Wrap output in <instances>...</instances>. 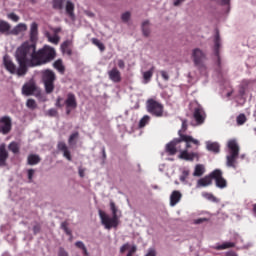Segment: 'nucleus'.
I'll return each instance as SVG.
<instances>
[{
    "label": "nucleus",
    "mask_w": 256,
    "mask_h": 256,
    "mask_svg": "<svg viewBox=\"0 0 256 256\" xmlns=\"http://www.w3.org/2000/svg\"><path fill=\"white\" fill-rule=\"evenodd\" d=\"M39 35V25L37 22H33L30 27V42L28 43H37Z\"/></svg>",
    "instance_id": "nucleus-16"
},
{
    "label": "nucleus",
    "mask_w": 256,
    "mask_h": 256,
    "mask_svg": "<svg viewBox=\"0 0 256 256\" xmlns=\"http://www.w3.org/2000/svg\"><path fill=\"white\" fill-rule=\"evenodd\" d=\"M192 59L194 61L195 67H197L200 71L206 69L205 64L203 61L206 59V55L203 53V50L196 48L192 51Z\"/></svg>",
    "instance_id": "nucleus-7"
},
{
    "label": "nucleus",
    "mask_w": 256,
    "mask_h": 256,
    "mask_svg": "<svg viewBox=\"0 0 256 256\" xmlns=\"http://www.w3.org/2000/svg\"><path fill=\"white\" fill-rule=\"evenodd\" d=\"M24 49H22V68L25 69V63H28L30 68L41 67V65H47L51 63L57 57L55 48L45 45L43 48L37 50V43L24 42L22 43Z\"/></svg>",
    "instance_id": "nucleus-1"
},
{
    "label": "nucleus",
    "mask_w": 256,
    "mask_h": 256,
    "mask_svg": "<svg viewBox=\"0 0 256 256\" xmlns=\"http://www.w3.org/2000/svg\"><path fill=\"white\" fill-rule=\"evenodd\" d=\"M207 151H211L212 153H219L221 146L217 142H206Z\"/></svg>",
    "instance_id": "nucleus-24"
},
{
    "label": "nucleus",
    "mask_w": 256,
    "mask_h": 256,
    "mask_svg": "<svg viewBox=\"0 0 256 256\" xmlns=\"http://www.w3.org/2000/svg\"><path fill=\"white\" fill-rule=\"evenodd\" d=\"M72 41L71 40H66L61 44V49L62 52L66 53V55H73V50H71V45H72Z\"/></svg>",
    "instance_id": "nucleus-25"
},
{
    "label": "nucleus",
    "mask_w": 256,
    "mask_h": 256,
    "mask_svg": "<svg viewBox=\"0 0 256 256\" xmlns=\"http://www.w3.org/2000/svg\"><path fill=\"white\" fill-rule=\"evenodd\" d=\"M8 19H11V21L17 23V21H19V16H17L15 13H10L8 14Z\"/></svg>",
    "instance_id": "nucleus-46"
},
{
    "label": "nucleus",
    "mask_w": 256,
    "mask_h": 256,
    "mask_svg": "<svg viewBox=\"0 0 256 256\" xmlns=\"http://www.w3.org/2000/svg\"><path fill=\"white\" fill-rule=\"evenodd\" d=\"M12 127H13V123H12L11 117L3 116L0 118V129L3 135H8V133H11Z\"/></svg>",
    "instance_id": "nucleus-11"
},
{
    "label": "nucleus",
    "mask_w": 256,
    "mask_h": 256,
    "mask_svg": "<svg viewBox=\"0 0 256 256\" xmlns=\"http://www.w3.org/2000/svg\"><path fill=\"white\" fill-rule=\"evenodd\" d=\"M75 5L71 1L66 2V13L71 19H75Z\"/></svg>",
    "instance_id": "nucleus-28"
},
{
    "label": "nucleus",
    "mask_w": 256,
    "mask_h": 256,
    "mask_svg": "<svg viewBox=\"0 0 256 256\" xmlns=\"http://www.w3.org/2000/svg\"><path fill=\"white\" fill-rule=\"evenodd\" d=\"M38 91L39 87H37V84L33 80L26 82L22 87V93L23 95H26V97L35 95V93H37Z\"/></svg>",
    "instance_id": "nucleus-10"
},
{
    "label": "nucleus",
    "mask_w": 256,
    "mask_h": 256,
    "mask_svg": "<svg viewBox=\"0 0 256 256\" xmlns=\"http://www.w3.org/2000/svg\"><path fill=\"white\" fill-rule=\"evenodd\" d=\"M60 39L61 38L57 34H54V36L48 37V41H50V43H53L54 45H59Z\"/></svg>",
    "instance_id": "nucleus-40"
},
{
    "label": "nucleus",
    "mask_w": 256,
    "mask_h": 256,
    "mask_svg": "<svg viewBox=\"0 0 256 256\" xmlns=\"http://www.w3.org/2000/svg\"><path fill=\"white\" fill-rule=\"evenodd\" d=\"M93 45H96L100 51H105V45L99 41L97 38H92Z\"/></svg>",
    "instance_id": "nucleus-37"
},
{
    "label": "nucleus",
    "mask_w": 256,
    "mask_h": 256,
    "mask_svg": "<svg viewBox=\"0 0 256 256\" xmlns=\"http://www.w3.org/2000/svg\"><path fill=\"white\" fill-rule=\"evenodd\" d=\"M211 177L214 179L215 185L218 189L227 188V180L223 177V171L215 169L211 172Z\"/></svg>",
    "instance_id": "nucleus-8"
},
{
    "label": "nucleus",
    "mask_w": 256,
    "mask_h": 256,
    "mask_svg": "<svg viewBox=\"0 0 256 256\" xmlns=\"http://www.w3.org/2000/svg\"><path fill=\"white\" fill-rule=\"evenodd\" d=\"M238 155L228 154L226 156V165L227 167H231L232 169H237V159Z\"/></svg>",
    "instance_id": "nucleus-19"
},
{
    "label": "nucleus",
    "mask_w": 256,
    "mask_h": 256,
    "mask_svg": "<svg viewBox=\"0 0 256 256\" xmlns=\"http://www.w3.org/2000/svg\"><path fill=\"white\" fill-rule=\"evenodd\" d=\"M188 176H189V172L184 171L183 172V176L180 177V181H185Z\"/></svg>",
    "instance_id": "nucleus-56"
},
{
    "label": "nucleus",
    "mask_w": 256,
    "mask_h": 256,
    "mask_svg": "<svg viewBox=\"0 0 256 256\" xmlns=\"http://www.w3.org/2000/svg\"><path fill=\"white\" fill-rule=\"evenodd\" d=\"M82 253L84 256H89V252L87 251V247L82 248Z\"/></svg>",
    "instance_id": "nucleus-60"
},
{
    "label": "nucleus",
    "mask_w": 256,
    "mask_h": 256,
    "mask_svg": "<svg viewBox=\"0 0 256 256\" xmlns=\"http://www.w3.org/2000/svg\"><path fill=\"white\" fill-rule=\"evenodd\" d=\"M33 233H34V235H37V233H41V225L40 224L34 225Z\"/></svg>",
    "instance_id": "nucleus-49"
},
{
    "label": "nucleus",
    "mask_w": 256,
    "mask_h": 256,
    "mask_svg": "<svg viewBox=\"0 0 256 256\" xmlns=\"http://www.w3.org/2000/svg\"><path fill=\"white\" fill-rule=\"evenodd\" d=\"M137 252V246H132L126 256H133Z\"/></svg>",
    "instance_id": "nucleus-52"
},
{
    "label": "nucleus",
    "mask_w": 256,
    "mask_h": 256,
    "mask_svg": "<svg viewBox=\"0 0 256 256\" xmlns=\"http://www.w3.org/2000/svg\"><path fill=\"white\" fill-rule=\"evenodd\" d=\"M47 115H48L49 117H57L58 112H57L56 109L51 108V109L48 110Z\"/></svg>",
    "instance_id": "nucleus-44"
},
{
    "label": "nucleus",
    "mask_w": 256,
    "mask_h": 256,
    "mask_svg": "<svg viewBox=\"0 0 256 256\" xmlns=\"http://www.w3.org/2000/svg\"><path fill=\"white\" fill-rule=\"evenodd\" d=\"M205 173V166H203L202 164H197L195 166V170H194V177H201L203 174Z\"/></svg>",
    "instance_id": "nucleus-32"
},
{
    "label": "nucleus",
    "mask_w": 256,
    "mask_h": 256,
    "mask_svg": "<svg viewBox=\"0 0 256 256\" xmlns=\"http://www.w3.org/2000/svg\"><path fill=\"white\" fill-rule=\"evenodd\" d=\"M203 197H205V199H208V201H213V202L217 201V198L211 193L205 192L203 193Z\"/></svg>",
    "instance_id": "nucleus-41"
},
{
    "label": "nucleus",
    "mask_w": 256,
    "mask_h": 256,
    "mask_svg": "<svg viewBox=\"0 0 256 256\" xmlns=\"http://www.w3.org/2000/svg\"><path fill=\"white\" fill-rule=\"evenodd\" d=\"M65 3V0H53V9H58L61 11L63 9V4Z\"/></svg>",
    "instance_id": "nucleus-36"
},
{
    "label": "nucleus",
    "mask_w": 256,
    "mask_h": 256,
    "mask_svg": "<svg viewBox=\"0 0 256 256\" xmlns=\"http://www.w3.org/2000/svg\"><path fill=\"white\" fill-rule=\"evenodd\" d=\"M23 49H24L23 44H21L16 49V52H15V59L19 65L18 68L15 62H13V60L9 55H4L3 57V65L6 71H8V73H10L11 75H18V77H25V75H27V71H29V68H31L29 66V63L27 62H25V68H23V64L21 63V58L23 57Z\"/></svg>",
    "instance_id": "nucleus-3"
},
{
    "label": "nucleus",
    "mask_w": 256,
    "mask_h": 256,
    "mask_svg": "<svg viewBox=\"0 0 256 256\" xmlns=\"http://www.w3.org/2000/svg\"><path fill=\"white\" fill-rule=\"evenodd\" d=\"M108 76L110 81L113 83H121V72L117 67L112 68L110 71H108Z\"/></svg>",
    "instance_id": "nucleus-17"
},
{
    "label": "nucleus",
    "mask_w": 256,
    "mask_h": 256,
    "mask_svg": "<svg viewBox=\"0 0 256 256\" xmlns=\"http://www.w3.org/2000/svg\"><path fill=\"white\" fill-rule=\"evenodd\" d=\"M57 147L58 150L63 153V157H65L68 161H71V152L69 151V148H67V144H65V142H59Z\"/></svg>",
    "instance_id": "nucleus-21"
},
{
    "label": "nucleus",
    "mask_w": 256,
    "mask_h": 256,
    "mask_svg": "<svg viewBox=\"0 0 256 256\" xmlns=\"http://www.w3.org/2000/svg\"><path fill=\"white\" fill-rule=\"evenodd\" d=\"M220 49H221V36L219 35V32H217L214 38V55H216L218 59L219 66H221V56L219 55Z\"/></svg>",
    "instance_id": "nucleus-13"
},
{
    "label": "nucleus",
    "mask_w": 256,
    "mask_h": 256,
    "mask_svg": "<svg viewBox=\"0 0 256 256\" xmlns=\"http://www.w3.org/2000/svg\"><path fill=\"white\" fill-rule=\"evenodd\" d=\"M191 145H196L199 147V140L193 138L192 136H179V138H174L171 142L166 145V153L168 155H177L180 151L179 158L184 161H199V154L197 152H189Z\"/></svg>",
    "instance_id": "nucleus-2"
},
{
    "label": "nucleus",
    "mask_w": 256,
    "mask_h": 256,
    "mask_svg": "<svg viewBox=\"0 0 256 256\" xmlns=\"http://www.w3.org/2000/svg\"><path fill=\"white\" fill-rule=\"evenodd\" d=\"M54 33L57 35V33H61V28H54Z\"/></svg>",
    "instance_id": "nucleus-64"
},
{
    "label": "nucleus",
    "mask_w": 256,
    "mask_h": 256,
    "mask_svg": "<svg viewBox=\"0 0 256 256\" xmlns=\"http://www.w3.org/2000/svg\"><path fill=\"white\" fill-rule=\"evenodd\" d=\"M75 245H76V247L78 248V249H84V247H86L85 246V244L83 243V242H81V241H77L76 243H75Z\"/></svg>",
    "instance_id": "nucleus-53"
},
{
    "label": "nucleus",
    "mask_w": 256,
    "mask_h": 256,
    "mask_svg": "<svg viewBox=\"0 0 256 256\" xmlns=\"http://www.w3.org/2000/svg\"><path fill=\"white\" fill-rule=\"evenodd\" d=\"M181 197H183L181 192L178 191V190H174L170 195V205H171V207H175V205H177V203H179V201H181Z\"/></svg>",
    "instance_id": "nucleus-20"
},
{
    "label": "nucleus",
    "mask_w": 256,
    "mask_h": 256,
    "mask_svg": "<svg viewBox=\"0 0 256 256\" xmlns=\"http://www.w3.org/2000/svg\"><path fill=\"white\" fill-rule=\"evenodd\" d=\"M184 1H185V0H176V1L174 2V6H175V7H179V5H181V3H184Z\"/></svg>",
    "instance_id": "nucleus-58"
},
{
    "label": "nucleus",
    "mask_w": 256,
    "mask_h": 256,
    "mask_svg": "<svg viewBox=\"0 0 256 256\" xmlns=\"http://www.w3.org/2000/svg\"><path fill=\"white\" fill-rule=\"evenodd\" d=\"M69 227H68V224H67V222H62V224H61V229H63V231H65L66 229H68Z\"/></svg>",
    "instance_id": "nucleus-57"
},
{
    "label": "nucleus",
    "mask_w": 256,
    "mask_h": 256,
    "mask_svg": "<svg viewBox=\"0 0 256 256\" xmlns=\"http://www.w3.org/2000/svg\"><path fill=\"white\" fill-rule=\"evenodd\" d=\"M145 256H157V251L154 248H150Z\"/></svg>",
    "instance_id": "nucleus-51"
},
{
    "label": "nucleus",
    "mask_w": 256,
    "mask_h": 256,
    "mask_svg": "<svg viewBox=\"0 0 256 256\" xmlns=\"http://www.w3.org/2000/svg\"><path fill=\"white\" fill-rule=\"evenodd\" d=\"M149 121H151V116L149 115H144L140 121H139V124H138V127L140 129H143V127H145L146 125H148Z\"/></svg>",
    "instance_id": "nucleus-33"
},
{
    "label": "nucleus",
    "mask_w": 256,
    "mask_h": 256,
    "mask_svg": "<svg viewBox=\"0 0 256 256\" xmlns=\"http://www.w3.org/2000/svg\"><path fill=\"white\" fill-rule=\"evenodd\" d=\"M131 249V245L129 243H126L121 246L120 253H125V251H129Z\"/></svg>",
    "instance_id": "nucleus-47"
},
{
    "label": "nucleus",
    "mask_w": 256,
    "mask_h": 256,
    "mask_svg": "<svg viewBox=\"0 0 256 256\" xmlns=\"http://www.w3.org/2000/svg\"><path fill=\"white\" fill-rule=\"evenodd\" d=\"M33 175H35V170L34 169H29L28 170V179H29L30 183H31V181H33Z\"/></svg>",
    "instance_id": "nucleus-50"
},
{
    "label": "nucleus",
    "mask_w": 256,
    "mask_h": 256,
    "mask_svg": "<svg viewBox=\"0 0 256 256\" xmlns=\"http://www.w3.org/2000/svg\"><path fill=\"white\" fill-rule=\"evenodd\" d=\"M217 1L221 2V5H229L230 0H217Z\"/></svg>",
    "instance_id": "nucleus-61"
},
{
    "label": "nucleus",
    "mask_w": 256,
    "mask_h": 256,
    "mask_svg": "<svg viewBox=\"0 0 256 256\" xmlns=\"http://www.w3.org/2000/svg\"><path fill=\"white\" fill-rule=\"evenodd\" d=\"M146 109L153 117L161 118L165 115V106L153 98L147 100Z\"/></svg>",
    "instance_id": "nucleus-6"
},
{
    "label": "nucleus",
    "mask_w": 256,
    "mask_h": 256,
    "mask_svg": "<svg viewBox=\"0 0 256 256\" xmlns=\"http://www.w3.org/2000/svg\"><path fill=\"white\" fill-rule=\"evenodd\" d=\"M187 127H188L187 120L186 119H182V126H181V129L178 131L179 137L186 136L183 133H185V131H187Z\"/></svg>",
    "instance_id": "nucleus-35"
},
{
    "label": "nucleus",
    "mask_w": 256,
    "mask_h": 256,
    "mask_svg": "<svg viewBox=\"0 0 256 256\" xmlns=\"http://www.w3.org/2000/svg\"><path fill=\"white\" fill-rule=\"evenodd\" d=\"M236 121L237 125H245V123L247 122V117L245 116V114H240L237 116Z\"/></svg>",
    "instance_id": "nucleus-38"
},
{
    "label": "nucleus",
    "mask_w": 256,
    "mask_h": 256,
    "mask_svg": "<svg viewBox=\"0 0 256 256\" xmlns=\"http://www.w3.org/2000/svg\"><path fill=\"white\" fill-rule=\"evenodd\" d=\"M9 151H11L14 155L19 154V151H21V146L17 142H11L8 145Z\"/></svg>",
    "instance_id": "nucleus-31"
},
{
    "label": "nucleus",
    "mask_w": 256,
    "mask_h": 256,
    "mask_svg": "<svg viewBox=\"0 0 256 256\" xmlns=\"http://www.w3.org/2000/svg\"><path fill=\"white\" fill-rule=\"evenodd\" d=\"M41 79L44 85V90L47 95H51L55 91V81H57V74L51 69L41 71Z\"/></svg>",
    "instance_id": "nucleus-5"
},
{
    "label": "nucleus",
    "mask_w": 256,
    "mask_h": 256,
    "mask_svg": "<svg viewBox=\"0 0 256 256\" xmlns=\"http://www.w3.org/2000/svg\"><path fill=\"white\" fill-rule=\"evenodd\" d=\"M228 147V155H238L239 156V144L237 143V140L231 139L228 141L227 144Z\"/></svg>",
    "instance_id": "nucleus-15"
},
{
    "label": "nucleus",
    "mask_w": 256,
    "mask_h": 256,
    "mask_svg": "<svg viewBox=\"0 0 256 256\" xmlns=\"http://www.w3.org/2000/svg\"><path fill=\"white\" fill-rule=\"evenodd\" d=\"M209 185H213L211 173L203 178H200L197 182V187H209Z\"/></svg>",
    "instance_id": "nucleus-18"
},
{
    "label": "nucleus",
    "mask_w": 256,
    "mask_h": 256,
    "mask_svg": "<svg viewBox=\"0 0 256 256\" xmlns=\"http://www.w3.org/2000/svg\"><path fill=\"white\" fill-rule=\"evenodd\" d=\"M64 233H66V235H69L70 237H71V235H72V232H71V230H69V228H66V229L64 230Z\"/></svg>",
    "instance_id": "nucleus-63"
},
{
    "label": "nucleus",
    "mask_w": 256,
    "mask_h": 256,
    "mask_svg": "<svg viewBox=\"0 0 256 256\" xmlns=\"http://www.w3.org/2000/svg\"><path fill=\"white\" fill-rule=\"evenodd\" d=\"M153 73H155V66H152L148 71L142 72V77L145 85L151 81L153 78Z\"/></svg>",
    "instance_id": "nucleus-23"
},
{
    "label": "nucleus",
    "mask_w": 256,
    "mask_h": 256,
    "mask_svg": "<svg viewBox=\"0 0 256 256\" xmlns=\"http://www.w3.org/2000/svg\"><path fill=\"white\" fill-rule=\"evenodd\" d=\"M53 67H54V69H57L58 73H61V75H63L65 73V66L63 65V60H61V59L56 60L53 63Z\"/></svg>",
    "instance_id": "nucleus-30"
},
{
    "label": "nucleus",
    "mask_w": 256,
    "mask_h": 256,
    "mask_svg": "<svg viewBox=\"0 0 256 256\" xmlns=\"http://www.w3.org/2000/svg\"><path fill=\"white\" fill-rule=\"evenodd\" d=\"M27 30V24L25 23H20L16 25L11 31V35H19V33H23V31Z\"/></svg>",
    "instance_id": "nucleus-26"
},
{
    "label": "nucleus",
    "mask_w": 256,
    "mask_h": 256,
    "mask_svg": "<svg viewBox=\"0 0 256 256\" xmlns=\"http://www.w3.org/2000/svg\"><path fill=\"white\" fill-rule=\"evenodd\" d=\"M26 107L28 109H37V102L34 99H28L26 102Z\"/></svg>",
    "instance_id": "nucleus-39"
},
{
    "label": "nucleus",
    "mask_w": 256,
    "mask_h": 256,
    "mask_svg": "<svg viewBox=\"0 0 256 256\" xmlns=\"http://www.w3.org/2000/svg\"><path fill=\"white\" fill-rule=\"evenodd\" d=\"M142 33L145 37H149L151 30L149 29V20L142 23Z\"/></svg>",
    "instance_id": "nucleus-34"
},
{
    "label": "nucleus",
    "mask_w": 256,
    "mask_h": 256,
    "mask_svg": "<svg viewBox=\"0 0 256 256\" xmlns=\"http://www.w3.org/2000/svg\"><path fill=\"white\" fill-rule=\"evenodd\" d=\"M27 163L29 165H39L41 163V157L37 154H30L27 158Z\"/></svg>",
    "instance_id": "nucleus-27"
},
{
    "label": "nucleus",
    "mask_w": 256,
    "mask_h": 256,
    "mask_svg": "<svg viewBox=\"0 0 256 256\" xmlns=\"http://www.w3.org/2000/svg\"><path fill=\"white\" fill-rule=\"evenodd\" d=\"M121 19L124 23H127L129 19H131V13L130 12H125L122 14Z\"/></svg>",
    "instance_id": "nucleus-43"
},
{
    "label": "nucleus",
    "mask_w": 256,
    "mask_h": 256,
    "mask_svg": "<svg viewBox=\"0 0 256 256\" xmlns=\"http://www.w3.org/2000/svg\"><path fill=\"white\" fill-rule=\"evenodd\" d=\"M203 221H207V219L200 218V219L195 220V223H196V225H200V223H203Z\"/></svg>",
    "instance_id": "nucleus-59"
},
{
    "label": "nucleus",
    "mask_w": 256,
    "mask_h": 256,
    "mask_svg": "<svg viewBox=\"0 0 256 256\" xmlns=\"http://www.w3.org/2000/svg\"><path fill=\"white\" fill-rule=\"evenodd\" d=\"M193 117L196 121L197 125H203L205 123V119H207V114L201 105H198L194 108Z\"/></svg>",
    "instance_id": "nucleus-9"
},
{
    "label": "nucleus",
    "mask_w": 256,
    "mask_h": 256,
    "mask_svg": "<svg viewBox=\"0 0 256 256\" xmlns=\"http://www.w3.org/2000/svg\"><path fill=\"white\" fill-rule=\"evenodd\" d=\"M58 256H69V252L65 248L60 247L58 250Z\"/></svg>",
    "instance_id": "nucleus-45"
},
{
    "label": "nucleus",
    "mask_w": 256,
    "mask_h": 256,
    "mask_svg": "<svg viewBox=\"0 0 256 256\" xmlns=\"http://www.w3.org/2000/svg\"><path fill=\"white\" fill-rule=\"evenodd\" d=\"M7 159H9V152L5 144L0 145V167H7Z\"/></svg>",
    "instance_id": "nucleus-14"
},
{
    "label": "nucleus",
    "mask_w": 256,
    "mask_h": 256,
    "mask_svg": "<svg viewBox=\"0 0 256 256\" xmlns=\"http://www.w3.org/2000/svg\"><path fill=\"white\" fill-rule=\"evenodd\" d=\"M160 75L162 79H164L165 81H169V73H167V71L165 70L160 71Z\"/></svg>",
    "instance_id": "nucleus-48"
},
{
    "label": "nucleus",
    "mask_w": 256,
    "mask_h": 256,
    "mask_svg": "<svg viewBox=\"0 0 256 256\" xmlns=\"http://www.w3.org/2000/svg\"><path fill=\"white\" fill-rule=\"evenodd\" d=\"M0 33L2 35H11V24L5 20H0Z\"/></svg>",
    "instance_id": "nucleus-22"
},
{
    "label": "nucleus",
    "mask_w": 256,
    "mask_h": 256,
    "mask_svg": "<svg viewBox=\"0 0 256 256\" xmlns=\"http://www.w3.org/2000/svg\"><path fill=\"white\" fill-rule=\"evenodd\" d=\"M64 104L66 106V109H77V96L69 92L66 96Z\"/></svg>",
    "instance_id": "nucleus-12"
},
{
    "label": "nucleus",
    "mask_w": 256,
    "mask_h": 256,
    "mask_svg": "<svg viewBox=\"0 0 256 256\" xmlns=\"http://www.w3.org/2000/svg\"><path fill=\"white\" fill-rule=\"evenodd\" d=\"M78 137H79V132L72 133L68 139V143L71 145V143H73V141H75V139H77Z\"/></svg>",
    "instance_id": "nucleus-42"
},
{
    "label": "nucleus",
    "mask_w": 256,
    "mask_h": 256,
    "mask_svg": "<svg viewBox=\"0 0 256 256\" xmlns=\"http://www.w3.org/2000/svg\"><path fill=\"white\" fill-rule=\"evenodd\" d=\"M110 210L112 212V217H109L103 210L98 211L101 223L104 225L105 229H113V227L117 228L119 225V216H117V211H119V209L113 201H110Z\"/></svg>",
    "instance_id": "nucleus-4"
},
{
    "label": "nucleus",
    "mask_w": 256,
    "mask_h": 256,
    "mask_svg": "<svg viewBox=\"0 0 256 256\" xmlns=\"http://www.w3.org/2000/svg\"><path fill=\"white\" fill-rule=\"evenodd\" d=\"M79 176L80 177H85V170L79 169Z\"/></svg>",
    "instance_id": "nucleus-62"
},
{
    "label": "nucleus",
    "mask_w": 256,
    "mask_h": 256,
    "mask_svg": "<svg viewBox=\"0 0 256 256\" xmlns=\"http://www.w3.org/2000/svg\"><path fill=\"white\" fill-rule=\"evenodd\" d=\"M118 67L119 69H125V61L118 60Z\"/></svg>",
    "instance_id": "nucleus-55"
},
{
    "label": "nucleus",
    "mask_w": 256,
    "mask_h": 256,
    "mask_svg": "<svg viewBox=\"0 0 256 256\" xmlns=\"http://www.w3.org/2000/svg\"><path fill=\"white\" fill-rule=\"evenodd\" d=\"M61 101H63V98H61L60 96L56 99V107H63V104H61Z\"/></svg>",
    "instance_id": "nucleus-54"
},
{
    "label": "nucleus",
    "mask_w": 256,
    "mask_h": 256,
    "mask_svg": "<svg viewBox=\"0 0 256 256\" xmlns=\"http://www.w3.org/2000/svg\"><path fill=\"white\" fill-rule=\"evenodd\" d=\"M235 247L234 242H224L215 247L216 251H225V249H233Z\"/></svg>",
    "instance_id": "nucleus-29"
}]
</instances>
